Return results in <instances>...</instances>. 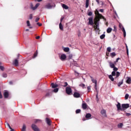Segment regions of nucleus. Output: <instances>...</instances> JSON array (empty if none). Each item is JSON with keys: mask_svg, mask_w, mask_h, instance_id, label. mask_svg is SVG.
<instances>
[{"mask_svg": "<svg viewBox=\"0 0 131 131\" xmlns=\"http://www.w3.org/2000/svg\"><path fill=\"white\" fill-rule=\"evenodd\" d=\"M13 65L15 66H18L19 65V61H18V59H15L13 61Z\"/></svg>", "mask_w": 131, "mask_h": 131, "instance_id": "obj_13", "label": "nucleus"}, {"mask_svg": "<svg viewBox=\"0 0 131 131\" xmlns=\"http://www.w3.org/2000/svg\"><path fill=\"white\" fill-rule=\"evenodd\" d=\"M131 115V113H126V116H130Z\"/></svg>", "mask_w": 131, "mask_h": 131, "instance_id": "obj_54", "label": "nucleus"}, {"mask_svg": "<svg viewBox=\"0 0 131 131\" xmlns=\"http://www.w3.org/2000/svg\"><path fill=\"white\" fill-rule=\"evenodd\" d=\"M114 70L115 72H116V71H118V69L117 68L115 67V64H114Z\"/></svg>", "mask_w": 131, "mask_h": 131, "instance_id": "obj_39", "label": "nucleus"}, {"mask_svg": "<svg viewBox=\"0 0 131 131\" xmlns=\"http://www.w3.org/2000/svg\"><path fill=\"white\" fill-rule=\"evenodd\" d=\"M3 77L6 78V77H7L8 76V75L7 74V73H4L3 74Z\"/></svg>", "mask_w": 131, "mask_h": 131, "instance_id": "obj_42", "label": "nucleus"}, {"mask_svg": "<svg viewBox=\"0 0 131 131\" xmlns=\"http://www.w3.org/2000/svg\"><path fill=\"white\" fill-rule=\"evenodd\" d=\"M46 122L48 125H51V122H52V121L49 118H46Z\"/></svg>", "mask_w": 131, "mask_h": 131, "instance_id": "obj_17", "label": "nucleus"}, {"mask_svg": "<svg viewBox=\"0 0 131 131\" xmlns=\"http://www.w3.org/2000/svg\"><path fill=\"white\" fill-rule=\"evenodd\" d=\"M73 54H69V56L68 57V60H69V61H70V60H72V59H73Z\"/></svg>", "mask_w": 131, "mask_h": 131, "instance_id": "obj_19", "label": "nucleus"}, {"mask_svg": "<svg viewBox=\"0 0 131 131\" xmlns=\"http://www.w3.org/2000/svg\"><path fill=\"white\" fill-rule=\"evenodd\" d=\"M119 60H121L120 57H117V58L116 59V63H118Z\"/></svg>", "mask_w": 131, "mask_h": 131, "instance_id": "obj_48", "label": "nucleus"}, {"mask_svg": "<svg viewBox=\"0 0 131 131\" xmlns=\"http://www.w3.org/2000/svg\"><path fill=\"white\" fill-rule=\"evenodd\" d=\"M73 96L74 97V98H80V94H79V93H77V92H75L73 94Z\"/></svg>", "mask_w": 131, "mask_h": 131, "instance_id": "obj_8", "label": "nucleus"}, {"mask_svg": "<svg viewBox=\"0 0 131 131\" xmlns=\"http://www.w3.org/2000/svg\"><path fill=\"white\" fill-rule=\"evenodd\" d=\"M81 111V109H77V110H76V114L80 113Z\"/></svg>", "mask_w": 131, "mask_h": 131, "instance_id": "obj_36", "label": "nucleus"}, {"mask_svg": "<svg viewBox=\"0 0 131 131\" xmlns=\"http://www.w3.org/2000/svg\"><path fill=\"white\" fill-rule=\"evenodd\" d=\"M51 86L52 89H55V88H58V86H59V85L57 84H55L54 83H52Z\"/></svg>", "mask_w": 131, "mask_h": 131, "instance_id": "obj_14", "label": "nucleus"}, {"mask_svg": "<svg viewBox=\"0 0 131 131\" xmlns=\"http://www.w3.org/2000/svg\"><path fill=\"white\" fill-rule=\"evenodd\" d=\"M105 34H102V35H101V36H100V38L104 39V38H105Z\"/></svg>", "mask_w": 131, "mask_h": 131, "instance_id": "obj_38", "label": "nucleus"}, {"mask_svg": "<svg viewBox=\"0 0 131 131\" xmlns=\"http://www.w3.org/2000/svg\"><path fill=\"white\" fill-rule=\"evenodd\" d=\"M59 91V89L58 88H56L53 90V92L54 93H58V91Z\"/></svg>", "mask_w": 131, "mask_h": 131, "instance_id": "obj_43", "label": "nucleus"}, {"mask_svg": "<svg viewBox=\"0 0 131 131\" xmlns=\"http://www.w3.org/2000/svg\"><path fill=\"white\" fill-rule=\"evenodd\" d=\"M0 69L1 70L4 71V68L3 66H0Z\"/></svg>", "mask_w": 131, "mask_h": 131, "instance_id": "obj_52", "label": "nucleus"}, {"mask_svg": "<svg viewBox=\"0 0 131 131\" xmlns=\"http://www.w3.org/2000/svg\"><path fill=\"white\" fill-rule=\"evenodd\" d=\"M117 108L118 111L122 110L120 103H118L117 105Z\"/></svg>", "mask_w": 131, "mask_h": 131, "instance_id": "obj_12", "label": "nucleus"}, {"mask_svg": "<svg viewBox=\"0 0 131 131\" xmlns=\"http://www.w3.org/2000/svg\"><path fill=\"white\" fill-rule=\"evenodd\" d=\"M123 126V123H122V122H120V123H118V127H122Z\"/></svg>", "mask_w": 131, "mask_h": 131, "instance_id": "obj_32", "label": "nucleus"}, {"mask_svg": "<svg viewBox=\"0 0 131 131\" xmlns=\"http://www.w3.org/2000/svg\"><path fill=\"white\" fill-rule=\"evenodd\" d=\"M37 25H38V26H41V25H42V24H40V23H37Z\"/></svg>", "mask_w": 131, "mask_h": 131, "instance_id": "obj_53", "label": "nucleus"}, {"mask_svg": "<svg viewBox=\"0 0 131 131\" xmlns=\"http://www.w3.org/2000/svg\"><path fill=\"white\" fill-rule=\"evenodd\" d=\"M95 14L96 15L94 21V28L96 29L97 30H99V21L101 18H103V20L104 21H106V18L102 15V14H101V13H99L98 10L97 9H96L95 11Z\"/></svg>", "mask_w": 131, "mask_h": 131, "instance_id": "obj_1", "label": "nucleus"}, {"mask_svg": "<svg viewBox=\"0 0 131 131\" xmlns=\"http://www.w3.org/2000/svg\"><path fill=\"white\" fill-rule=\"evenodd\" d=\"M90 78L91 79V80L93 83L95 84L96 82V79H94V78L92 76H90Z\"/></svg>", "mask_w": 131, "mask_h": 131, "instance_id": "obj_27", "label": "nucleus"}, {"mask_svg": "<svg viewBox=\"0 0 131 131\" xmlns=\"http://www.w3.org/2000/svg\"><path fill=\"white\" fill-rule=\"evenodd\" d=\"M7 125L9 127L10 129H12V127L10 126V124H9V123H7Z\"/></svg>", "mask_w": 131, "mask_h": 131, "instance_id": "obj_49", "label": "nucleus"}, {"mask_svg": "<svg viewBox=\"0 0 131 131\" xmlns=\"http://www.w3.org/2000/svg\"><path fill=\"white\" fill-rule=\"evenodd\" d=\"M63 51H64V52H66V48H63Z\"/></svg>", "mask_w": 131, "mask_h": 131, "instance_id": "obj_64", "label": "nucleus"}, {"mask_svg": "<svg viewBox=\"0 0 131 131\" xmlns=\"http://www.w3.org/2000/svg\"><path fill=\"white\" fill-rule=\"evenodd\" d=\"M112 74L113 76H116V73L115 70H114V71H113V72H112Z\"/></svg>", "mask_w": 131, "mask_h": 131, "instance_id": "obj_44", "label": "nucleus"}, {"mask_svg": "<svg viewBox=\"0 0 131 131\" xmlns=\"http://www.w3.org/2000/svg\"><path fill=\"white\" fill-rule=\"evenodd\" d=\"M108 78H110V79H111V80H112V81H114V78L113 75H112H112H110L108 76Z\"/></svg>", "mask_w": 131, "mask_h": 131, "instance_id": "obj_24", "label": "nucleus"}, {"mask_svg": "<svg viewBox=\"0 0 131 131\" xmlns=\"http://www.w3.org/2000/svg\"><path fill=\"white\" fill-rule=\"evenodd\" d=\"M21 131H26V125L25 124L23 125Z\"/></svg>", "mask_w": 131, "mask_h": 131, "instance_id": "obj_22", "label": "nucleus"}, {"mask_svg": "<svg viewBox=\"0 0 131 131\" xmlns=\"http://www.w3.org/2000/svg\"><path fill=\"white\" fill-rule=\"evenodd\" d=\"M126 78H127L126 81V83L130 84V83H131V78L127 77Z\"/></svg>", "mask_w": 131, "mask_h": 131, "instance_id": "obj_18", "label": "nucleus"}, {"mask_svg": "<svg viewBox=\"0 0 131 131\" xmlns=\"http://www.w3.org/2000/svg\"><path fill=\"white\" fill-rule=\"evenodd\" d=\"M82 108L83 110L87 109L88 105H87L86 103H82Z\"/></svg>", "mask_w": 131, "mask_h": 131, "instance_id": "obj_11", "label": "nucleus"}, {"mask_svg": "<svg viewBox=\"0 0 131 131\" xmlns=\"http://www.w3.org/2000/svg\"><path fill=\"white\" fill-rule=\"evenodd\" d=\"M120 72H117V74H116V76H117V77H119L120 76Z\"/></svg>", "mask_w": 131, "mask_h": 131, "instance_id": "obj_46", "label": "nucleus"}, {"mask_svg": "<svg viewBox=\"0 0 131 131\" xmlns=\"http://www.w3.org/2000/svg\"><path fill=\"white\" fill-rule=\"evenodd\" d=\"M69 50H70L69 47H67V52H68V51H69Z\"/></svg>", "mask_w": 131, "mask_h": 131, "instance_id": "obj_57", "label": "nucleus"}, {"mask_svg": "<svg viewBox=\"0 0 131 131\" xmlns=\"http://www.w3.org/2000/svg\"><path fill=\"white\" fill-rule=\"evenodd\" d=\"M61 6L63 9H66V5L61 4Z\"/></svg>", "mask_w": 131, "mask_h": 131, "instance_id": "obj_45", "label": "nucleus"}, {"mask_svg": "<svg viewBox=\"0 0 131 131\" xmlns=\"http://www.w3.org/2000/svg\"><path fill=\"white\" fill-rule=\"evenodd\" d=\"M39 38H40V37L39 36L36 37V39H39Z\"/></svg>", "mask_w": 131, "mask_h": 131, "instance_id": "obj_58", "label": "nucleus"}, {"mask_svg": "<svg viewBox=\"0 0 131 131\" xmlns=\"http://www.w3.org/2000/svg\"><path fill=\"white\" fill-rule=\"evenodd\" d=\"M79 86H81V88H82V89H85V84H84V83H81L80 84H79Z\"/></svg>", "mask_w": 131, "mask_h": 131, "instance_id": "obj_28", "label": "nucleus"}, {"mask_svg": "<svg viewBox=\"0 0 131 131\" xmlns=\"http://www.w3.org/2000/svg\"><path fill=\"white\" fill-rule=\"evenodd\" d=\"M96 2L98 3V4H100V0H96Z\"/></svg>", "mask_w": 131, "mask_h": 131, "instance_id": "obj_61", "label": "nucleus"}, {"mask_svg": "<svg viewBox=\"0 0 131 131\" xmlns=\"http://www.w3.org/2000/svg\"><path fill=\"white\" fill-rule=\"evenodd\" d=\"M129 97V95L128 94H126V95L125 96V99L128 100Z\"/></svg>", "mask_w": 131, "mask_h": 131, "instance_id": "obj_33", "label": "nucleus"}, {"mask_svg": "<svg viewBox=\"0 0 131 131\" xmlns=\"http://www.w3.org/2000/svg\"><path fill=\"white\" fill-rule=\"evenodd\" d=\"M63 19H64V17H62L60 19V22H62V21H63Z\"/></svg>", "mask_w": 131, "mask_h": 131, "instance_id": "obj_63", "label": "nucleus"}, {"mask_svg": "<svg viewBox=\"0 0 131 131\" xmlns=\"http://www.w3.org/2000/svg\"><path fill=\"white\" fill-rule=\"evenodd\" d=\"M123 79H122V80L120 82H119L118 83V86H121V85H122V84H123Z\"/></svg>", "mask_w": 131, "mask_h": 131, "instance_id": "obj_26", "label": "nucleus"}, {"mask_svg": "<svg viewBox=\"0 0 131 131\" xmlns=\"http://www.w3.org/2000/svg\"><path fill=\"white\" fill-rule=\"evenodd\" d=\"M109 64L110 67H111V68H113L114 70V64L112 63V62H109Z\"/></svg>", "mask_w": 131, "mask_h": 131, "instance_id": "obj_20", "label": "nucleus"}, {"mask_svg": "<svg viewBox=\"0 0 131 131\" xmlns=\"http://www.w3.org/2000/svg\"><path fill=\"white\" fill-rule=\"evenodd\" d=\"M88 15L91 17L93 15V12L92 11H90L88 12Z\"/></svg>", "mask_w": 131, "mask_h": 131, "instance_id": "obj_41", "label": "nucleus"}, {"mask_svg": "<svg viewBox=\"0 0 131 131\" xmlns=\"http://www.w3.org/2000/svg\"><path fill=\"white\" fill-rule=\"evenodd\" d=\"M101 113L102 115H103V116H105V117L107 116L106 111V110H105V109H103L102 110H101Z\"/></svg>", "mask_w": 131, "mask_h": 131, "instance_id": "obj_10", "label": "nucleus"}, {"mask_svg": "<svg viewBox=\"0 0 131 131\" xmlns=\"http://www.w3.org/2000/svg\"><path fill=\"white\" fill-rule=\"evenodd\" d=\"M91 88L92 86L91 85H89L87 87L88 93H90V92H91Z\"/></svg>", "mask_w": 131, "mask_h": 131, "instance_id": "obj_35", "label": "nucleus"}, {"mask_svg": "<svg viewBox=\"0 0 131 131\" xmlns=\"http://www.w3.org/2000/svg\"><path fill=\"white\" fill-rule=\"evenodd\" d=\"M112 31V28H108L107 29V33H111Z\"/></svg>", "mask_w": 131, "mask_h": 131, "instance_id": "obj_30", "label": "nucleus"}, {"mask_svg": "<svg viewBox=\"0 0 131 131\" xmlns=\"http://www.w3.org/2000/svg\"><path fill=\"white\" fill-rule=\"evenodd\" d=\"M56 7V5H55V4H51V3H48L47 5H45V9H52V8H54Z\"/></svg>", "mask_w": 131, "mask_h": 131, "instance_id": "obj_2", "label": "nucleus"}, {"mask_svg": "<svg viewBox=\"0 0 131 131\" xmlns=\"http://www.w3.org/2000/svg\"><path fill=\"white\" fill-rule=\"evenodd\" d=\"M67 85H68V83L67 82V94L71 96V95H73L72 90L71 88H69Z\"/></svg>", "mask_w": 131, "mask_h": 131, "instance_id": "obj_3", "label": "nucleus"}, {"mask_svg": "<svg viewBox=\"0 0 131 131\" xmlns=\"http://www.w3.org/2000/svg\"><path fill=\"white\" fill-rule=\"evenodd\" d=\"M99 11H100V12H104V9H100Z\"/></svg>", "mask_w": 131, "mask_h": 131, "instance_id": "obj_60", "label": "nucleus"}, {"mask_svg": "<svg viewBox=\"0 0 131 131\" xmlns=\"http://www.w3.org/2000/svg\"><path fill=\"white\" fill-rule=\"evenodd\" d=\"M78 37H80V36H81V32H78Z\"/></svg>", "mask_w": 131, "mask_h": 131, "instance_id": "obj_55", "label": "nucleus"}, {"mask_svg": "<svg viewBox=\"0 0 131 131\" xmlns=\"http://www.w3.org/2000/svg\"><path fill=\"white\" fill-rule=\"evenodd\" d=\"M129 104H122V107L123 108L127 109V108H129Z\"/></svg>", "mask_w": 131, "mask_h": 131, "instance_id": "obj_9", "label": "nucleus"}, {"mask_svg": "<svg viewBox=\"0 0 131 131\" xmlns=\"http://www.w3.org/2000/svg\"><path fill=\"white\" fill-rule=\"evenodd\" d=\"M30 19H32V14L30 15Z\"/></svg>", "mask_w": 131, "mask_h": 131, "instance_id": "obj_62", "label": "nucleus"}, {"mask_svg": "<svg viewBox=\"0 0 131 131\" xmlns=\"http://www.w3.org/2000/svg\"><path fill=\"white\" fill-rule=\"evenodd\" d=\"M50 96V93H47L46 95V97H49Z\"/></svg>", "mask_w": 131, "mask_h": 131, "instance_id": "obj_56", "label": "nucleus"}, {"mask_svg": "<svg viewBox=\"0 0 131 131\" xmlns=\"http://www.w3.org/2000/svg\"><path fill=\"white\" fill-rule=\"evenodd\" d=\"M59 59L61 61H64V60L66 59V55L62 54L61 55V54H59Z\"/></svg>", "mask_w": 131, "mask_h": 131, "instance_id": "obj_5", "label": "nucleus"}, {"mask_svg": "<svg viewBox=\"0 0 131 131\" xmlns=\"http://www.w3.org/2000/svg\"><path fill=\"white\" fill-rule=\"evenodd\" d=\"M107 51H108V55H109V52H111V47H107Z\"/></svg>", "mask_w": 131, "mask_h": 131, "instance_id": "obj_37", "label": "nucleus"}, {"mask_svg": "<svg viewBox=\"0 0 131 131\" xmlns=\"http://www.w3.org/2000/svg\"><path fill=\"white\" fill-rule=\"evenodd\" d=\"M27 26H30V21L29 20L27 21Z\"/></svg>", "mask_w": 131, "mask_h": 131, "instance_id": "obj_47", "label": "nucleus"}, {"mask_svg": "<svg viewBox=\"0 0 131 131\" xmlns=\"http://www.w3.org/2000/svg\"><path fill=\"white\" fill-rule=\"evenodd\" d=\"M39 20V17L36 18L35 22H38Z\"/></svg>", "mask_w": 131, "mask_h": 131, "instance_id": "obj_50", "label": "nucleus"}, {"mask_svg": "<svg viewBox=\"0 0 131 131\" xmlns=\"http://www.w3.org/2000/svg\"><path fill=\"white\" fill-rule=\"evenodd\" d=\"M126 47L127 54V56H128V55H129L128 48V46H127V44H126Z\"/></svg>", "mask_w": 131, "mask_h": 131, "instance_id": "obj_40", "label": "nucleus"}, {"mask_svg": "<svg viewBox=\"0 0 131 131\" xmlns=\"http://www.w3.org/2000/svg\"><path fill=\"white\" fill-rule=\"evenodd\" d=\"M59 29H60V30H63V25H62L61 22L59 24Z\"/></svg>", "mask_w": 131, "mask_h": 131, "instance_id": "obj_29", "label": "nucleus"}, {"mask_svg": "<svg viewBox=\"0 0 131 131\" xmlns=\"http://www.w3.org/2000/svg\"><path fill=\"white\" fill-rule=\"evenodd\" d=\"M38 7H39V3L36 4L35 7H33V4H32V3L30 4V8L33 11H34V10H36Z\"/></svg>", "mask_w": 131, "mask_h": 131, "instance_id": "obj_4", "label": "nucleus"}, {"mask_svg": "<svg viewBox=\"0 0 131 131\" xmlns=\"http://www.w3.org/2000/svg\"><path fill=\"white\" fill-rule=\"evenodd\" d=\"M111 56L112 58H114V57H115V56H116V53H115V52H112L111 53Z\"/></svg>", "mask_w": 131, "mask_h": 131, "instance_id": "obj_25", "label": "nucleus"}, {"mask_svg": "<svg viewBox=\"0 0 131 131\" xmlns=\"http://www.w3.org/2000/svg\"><path fill=\"white\" fill-rule=\"evenodd\" d=\"M92 117V114L91 113H86L85 115V118H87L88 119H90Z\"/></svg>", "mask_w": 131, "mask_h": 131, "instance_id": "obj_16", "label": "nucleus"}, {"mask_svg": "<svg viewBox=\"0 0 131 131\" xmlns=\"http://www.w3.org/2000/svg\"><path fill=\"white\" fill-rule=\"evenodd\" d=\"M122 32H123V36H124V37H126V31L125 30V28H122Z\"/></svg>", "mask_w": 131, "mask_h": 131, "instance_id": "obj_21", "label": "nucleus"}, {"mask_svg": "<svg viewBox=\"0 0 131 131\" xmlns=\"http://www.w3.org/2000/svg\"><path fill=\"white\" fill-rule=\"evenodd\" d=\"M60 85H61L62 86H64L65 88L66 86V82H64L63 83L61 82Z\"/></svg>", "mask_w": 131, "mask_h": 131, "instance_id": "obj_34", "label": "nucleus"}, {"mask_svg": "<svg viewBox=\"0 0 131 131\" xmlns=\"http://www.w3.org/2000/svg\"><path fill=\"white\" fill-rule=\"evenodd\" d=\"M89 24L91 25V26L94 25V21H93V16H91L89 18Z\"/></svg>", "mask_w": 131, "mask_h": 131, "instance_id": "obj_7", "label": "nucleus"}, {"mask_svg": "<svg viewBox=\"0 0 131 131\" xmlns=\"http://www.w3.org/2000/svg\"><path fill=\"white\" fill-rule=\"evenodd\" d=\"M95 89L96 91L97 90V81L96 80V79L95 82Z\"/></svg>", "mask_w": 131, "mask_h": 131, "instance_id": "obj_31", "label": "nucleus"}, {"mask_svg": "<svg viewBox=\"0 0 131 131\" xmlns=\"http://www.w3.org/2000/svg\"><path fill=\"white\" fill-rule=\"evenodd\" d=\"M37 56V53H35L34 54V58H35V57H36Z\"/></svg>", "mask_w": 131, "mask_h": 131, "instance_id": "obj_59", "label": "nucleus"}, {"mask_svg": "<svg viewBox=\"0 0 131 131\" xmlns=\"http://www.w3.org/2000/svg\"><path fill=\"white\" fill-rule=\"evenodd\" d=\"M4 98H8L9 97V92L8 91H5L4 93Z\"/></svg>", "mask_w": 131, "mask_h": 131, "instance_id": "obj_15", "label": "nucleus"}, {"mask_svg": "<svg viewBox=\"0 0 131 131\" xmlns=\"http://www.w3.org/2000/svg\"><path fill=\"white\" fill-rule=\"evenodd\" d=\"M89 0H86V2H85L86 8H88V7H89Z\"/></svg>", "mask_w": 131, "mask_h": 131, "instance_id": "obj_23", "label": "nucleus"}, {"mask_svg": "<svg viewBox=\"0 0 131 131\" xmlns=\"http://www.w3.org/2000/svg\"><path fill=\"white\" fill-rule=\"evenodd\" d=\"M0 99H3V95L2 94V92L0 91Z\"/></svg>", "mask_w": 131, "mask_h": 131, "instance_id": "obj_51", "label": "nucleus"}, {"mask_svg": "<svg viewBox=\"0 0 131 131\" xmlns=\"http://www.w3.org/2000/svg\"><path fill=\"white\" fill-rule=\"evenodd\" d=\"M32 128L34 131H40V130H39V128H38L37 126H36V125L34 124H33L32 125Z\"/></svg>", "mask_w": 131, "mask_h": 131, "instance_id": "obj_6", "label": "nucleus"}]
</instances>
